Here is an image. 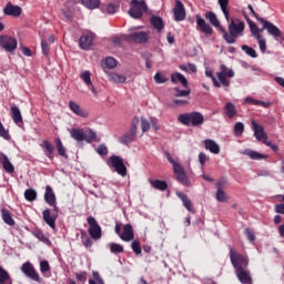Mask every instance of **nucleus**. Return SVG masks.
<instances>
[{"mask_svg": "<svg viewBox=\"0 0 284 284\" xmlns=\"http://www.w3.org/2000/svg\"><path fill=\"white\" fill-rule=\"evenodd\" d=\"M104 65L108 70H114L116 68V59L109 57L104 60Z\"/></svg>", "mask_w": 284, "mask_h": 284, "instance_id": "48", "label": "nucleus"}, {"mask_svg": "<svg viewBox=\"0 0 284 284\" xmlns=\"http://www.w3.org/2000/svg\"><path fill=\"white\" fill-rule=\"evenodd\" d=\"M245 32V22H243L239 18H232L229 21V33L227 31L224 32L223 39L226 43H236L239 37H243Z\"/></svg>", "mask_w": 284, "mask_h": 284, "instance_id": "1", "label": "nucleus"}, {"mask_svg": "<svg viewBox=\"0 0 284 284\" xmlns=\"http://www.w3.org/2000/svg\"><path fill=\"white\" fill-rule=\"evenodd\" d=\"M0 163L8 174L14 173V165H12V162H10V159L8 155H6V153H0Z\"/></svg>", "mask_w": 284, "mask_h": 284, "instance_id": "23", "label": "nucleus"}, {"mask_svg": "<svg viewBox=\"0 0 284 284\" xmlns=\"http://www.w3.org/2000/svg\"><path fill=\"white\" fill-rule=\"evenodd\" d=\"M55 145L58 148V154L60 156H68V154H65V146H63V142H61V139L55 140Z\"/></svg>", "mask_w": 284, "mask_h": 284, "instance_id": "49", "label": "nucleus"}, {"mask_svg": "<svg viewBox=\"0 0 284 284\" xmlns=\"http://www.w3.org/2000/svg\"><path fill=\"white\" fill-rule=\"evenodd\" d=\"M0 284H12V277L10 273L6 271L2 266H0Z\"/></svg>", "mask_w": 284, "mask_h": 284, "instance_id": "41", "label": "nucleus"}, {"mask_svg": "<svg viewBox=\"0 0 284 284\" xmlns=\"http://www.w3.org/2000/svg\"><path fill=\"white\" fill-rule=\"evenodd\" d=\"M81 239L84 247H92V239L88 236L87 232H82Z\"/></svg>", "mask_w": 284, "mask_h": 284, "instance_id": "51", "label": "nucleus"}, {"mask_svg": "<svg viewBox=\"0 0 284 284\" xmlns=\"http://www.w3.org/2000/svg\"><path fill=\"white\" fill-rule=\"evenodd\" d=\"M245 19L248 24L252 37H254V39H263V36H261V33L264 30H267V28H265V24H262V28H258L256 23H254V21H252L250 18L245 17Z\"/></svg>", "mask_w": 284, "mask_h": 284, "instance_id": "18", "label": "nucleus"}, {"mask_svg": "<svg viewBox=\"0 0 284 284\" xmlns=\"http://www.w3.org/2000/svg\"><path fill=\"white\" fill-rule=\"evenodd\" d=\"M256 41L258 42L261 52L265 53V50H267V42L263 38L256 39Z\"/></svg>", "mask_w": 284, "mask_h": 284, "instance_id": "59", "label": "nucleus"}, {"mask_svg": "<svg viewBox=\"0 0 284 284\" xmlns=\"http://www.w3.org/2000/svg\"><path fill=\"white\" fill-rule=\"evenodd\" d=\"M131 248L133 250L134 254H141V243L139 241L134 240L131 244Z\"/></svg>", "mask_w": 284, "mask_h": 284, "instance_id": "53", "label": "nucleus"}, {"mask_svg": "<svg viewBox=\"0 0 284 284\" xmlns=\"http://www.w3.org/2000/svg\"><path fill=\"white\" fill-rule=\"evenodd\" d=\"M155 83H165L168 81V78L163 75L161 72H156L154 75Z\"/></svg>", "mask_w": 284, "mask_h": 284, "instance_id": "57", "label": "nucleus"}, {"mask_svg": "<svg viewBox=\"0 0 284 284\" xmlns=\"http://www.w3.org/2000/svg\"><path fill=\"white\" fill-rule=\"evenodd\" d=\"M44 201L48 205H57V195L50 185L45 186Z\"/></svg>", "mask_w": 284, "mask_h": 284, "instance_id": "26", "label": "nucleus"}, {"mask_svg": "<svg viewBox=\"0 0 284 284\" xmlns=\"http://www.w3.org/2000/svg\"><path fill=\"white\" fill-rule=\"evenodd\" d=\"M85 143H94V141H100L99 138H97V132H94V130L89 129L87 131H84V140Z\"/></svg>", "mask_w": 284, "mask_h": 284, "instance_id": "42", "label": "nucleus"}, {"mask_svg": "<svg viewBox=\"0 0 284 284\" xmlns=\"http://www.w3.org/2000/svg\"><path fill=\"white\" fill-rule=\"evenodd\" d=\"M227 179L222 178L220 179L216 184V194H215V199L216 201H219V203H227V201H230V195H227V193H225V187H227Z\"/></svg>", "mask_w": 284, "mask_h": 284, "instance_id": "9", "label": "nucleus"}, {"mask_svg": "<svg viewBox=\"0 0 284 284\" xmlns=\"http://www.w3.org/2000/svg\"><path fill=\"white\" fill-rule=\"evenodd\" d=\"M136 125H139V118L133 119L130 131L120 139L123 145H130L136 139Z\"/></svg>", "mask_w": 284, "mask_h": 284, "instance_id": "10", "label": "nucleus"}, {"mask_svg": "<svg viewBox=\"0 0 284 284\" xmlns=\"http://www.w3.org/2000/svg\"><path fill=\"white\" fill-rule=\"evenodd\" d=\"M230 260L235 268V272L245 270V267L250 265V260H247V256L236 253L234 248H230Z\"/></svg>", "mask_w": 284, "mask_h": 284, "instance_id": "7", "label": "nucleus"}, {"mask_svg": "<svg viewBox=\"0 0 284 284\" xmlns=\"http://www.w3.org/2000/svg\"><path fill=\"white\" fill-rule=\"evenodd\" d=\"M235 274L242 284H252V275H250L248 271H245V268H242L240 271H235Z\"/></svg>", "mask_w": 284, "mask_h": 284, "instance_id": "27", "label": "nucleus"}, {"mask_svg": "<svg viewBox=\"0 0 284 284\" xmlns=\"http://www.w3.org/2000/svg\"><path fill=\"white\" fill-rule=\"evenodd\" d=\"M108 14H114L116 12V6L114 3L106 4Z\"/></svg>", "mask_w": 284, "mask_h": 284, "instance_id": "63", "label": "nucleus"}, {"mask_svg": "<svg viewBox=\"0 0 284 284\" xmlns=\"http://www.w3.org/2000/svg\"><path fill=\"white\" fill-rule=\"evenodd\" d=\"M21 12H23V9L20 6L12 4V2H8L3 8V14L7 17H21Z\"/></svg>", "mask_w": 284, "mask_h": 284, "instance_id": "17", "label": "nucleus"}, {"mask_svg": "<svg viewBox=\"0 0 284 284\" xmlns=\"http://www.w3.org/2000/svg\"><path fill=\"white\" fill-rule=\"evenodd\" d=\"M217 3L225 17V20L230 22V0H217Z\"/></svg>", "mask_w": 284, "mask_h": 284, "instance_id": "35", "label": "nucleus"}, {"mask_svg": "<svg viewBox=\"0 0 284 284\" xmlns=\"http://www.w3.org/2000/svg\"><path fill=\"white\" fill-rule=\"evenodd\" d=\"M84 133H85V131H83V129H71L70 130L71 138L74 139V141H78L79 143H81V141L84 140Z\"/></svg>", "mask_w": 284, "mask_h": 284, "instance_id": "38", "label": "nucleus"}, {"mask_svg": "<svg viewBox=\"0 0 284 284\" xmlns=\"http://www.w3.org/2000/svg\"><path fill=\"white\" fill-rule=\"evenodd\" d=\"M214 28H217V30H220V32H222L223 36L225 34V28L221 26V21H219L216 16H214Z\"/></svg>", "mask_w": 284, "mask_h": 284, "instance_id": "60", "label": "nucleus"}, {"mask_svg": "<svg viewBox=\"0 0 284 284\" xmlns=\"http://www.w3.org/2000/svg\"><path fill=\"white\" fill-rule=\"evenodd\" d=\"M97 152L100 156H108V146L105 144H100L97 148Z\"/></svg>", "mask_w": 284, "mask_h": 284, "instance_id": "54", "label": "nucleus"}, {"mask_svg": "<svg viewBox=\"0 0 284 284\" xmlns=\"http://www.w3.org/2000/svg\"><path fill=\"white\" fill-rule=\"evenodd\" d=\"M108 247L111 252V254H123V245L118 244V243H109Z\"/></svg>", "mask_w": 284, "mask_h": 284, "instance_id": "44", "label": "nucleus"}, {"mask_svg": "<svg viewBox=\"0 0 284 284\" xmlns=\"http://www.w3.org/2000/svg\"><path fill=\"white\" fill-rule=\"evenodd\" d=\"M141 128H142V132L150 131V121H148L146 118H141Z\"/></svg>", "mask_w": 284, "mask_h": 284, "instance_id": "56", "label": "nucleus"}, {"mask_svg": "<svg viewBox=\"0 0 284 284\" xmlns=\"http://www.w3.org/2000/svg\"><path fill=\"white\" fill-rule=\"evenodd\" d=\"M248 10H251V14L255 17L256 21L264 26L267 29V33L275 39V41H283V31L278 29V27L274 26L272 22L261 18L257 16L256 11H254V7L248 4Z\"/></svg>", "mask_w": 284, "mask_h": 284, "instance_id": "3", "label": "nucleus"}, {"mask_svg": "<svg viewBox=\"0 0 284 284\" xmlns=\"http://www.w3.org/2000/svg\"><path fill=\"white\" fill-rule=\"evenodd\" d=\"M87 222L89 224V234L91 239L99 241V239H101V226L99 225V223H97V220L92 216H89L87 219Z\"/></svg>", "mask_w": 284, "mask_h": 284, "instance_id": "13", "label": "nucleus"}, {"mask_svg": "<svg viewBox=\"0 0 284 284\" xmlns=\"http://www.w3.org/2000/svg\"><path fill=\"white\" fill-rule=\"evenodd\" d=\"M82 6L88 10H97L101 6V0H81Z\"/></svg>", "mask_w": 284, "mask_h": 284, "instance_id": "43", "label": "nucleus"}, {"mask_svg": "<svg viewBox=\"0 0 284 284\" xmlns=\"http://www.w3.org/2000/svg\"><path fill=\"white\" fill-rule=\"evenodd\" d=\"M243 132H245V125L242 122L235 123V125H234L235 136H241V134H243Z\"/></svg>", "mask_w": 284, "mask_h": 284, "instance_id": "50", "label": "nucleus"}, {"mask_svg": "<svg viewBox=\"0 0 284 284\" xmlns=\"http://www.w3.org/2000/svg\"><path fill=\"white\" fill-rule=\"evenodd\" d=\"M95 34L92 31L84 32L79 40V45L82 50H88L94 41Z\"/></svg>", "mask_w": 284, "mask_h": 284, "instance_id": "16", "label": "nucleus"}, {"mask_svg": "<svg viewBox=\"0 0 284 284\" xmlns=\"http://www.w3.org/2000/svg\"><path fill=\"white\" fill-rule=\"evenodd\" d=\"M40 272L42 274H45V272H50V263H48V261L40 262Z\"/></svg>", "mask_w": 284, "mask_h": 284, "instance_id": "58", "label": "nucleus"}, {"mask_svg": "<svg viewBox=\"0 0 284 284\" xmlns=\"http://www.w3.org/2000/svg\"><path fill=\"white\" fill-rule=\"evenodd\" d=\"M131 6L129 14L132 19H141V17H143V12H148V4L145 3V0H131Z\"/></svg>", "mask_w": 284, "mask_h": 284, "instance_id": "8", "label": "nucleus"}, {"mask_svg": "<svg viewBox=\"0 0 284 284\" xmlns=\"http://www.w3.org/2000/svg\"><path fill=\"white\" fill-rule=\"evenodd\" d=\"M17 39L10 36L0 37V47L6 50V52H14L17 50Z\"/></svg>", "mask_w": 284, "mask_h": 284, "instance_id": "12", "label": "nucleus"}, {"mask_svg": "<svg viewBox=\"0 0 284 284\" xmlns=\"http://www.w3.org/2000/svg\"><path fill=\"white\" fill-rule=\"evenodd\" d=\"M252 128L254 130V136L257 141H263L267 139V133H265V129H263V125L258 124L256 121H252Z\"/></svg>", "mask_w": 284, "mask_h": 284, "instance_id": "22", "label": "nucleus"}, {"mask_svg": "<svg viewBox=\"0 0 284 284\" xmlns=\"http://www.w3.org/2000/svg\"><path fill=\"white\" fill-rule=\"evenodd\" d=\"M221 72L216 73L217 80L214 79V88H224L225 92L229 91L230 88V79H234V70H227L225 64L220 67Z\"/></svg>", "mask_w": 284, "mask_h": 284, "instance_id": "5", "label": "nucleus"}, {"mask_svg": "<svg viewBox=\"0 0 284 284\" xmlns=\"http://www.w3.org/2000/svg\"><path fill=\"white\" fill-rule=\"evenodd\" d=\"M1 214H2V221L7 225H10V227H14L16 222H14V219H12V214L10 213V211L8 209H2Z\"/></svg>", "mask_w": 284, "mask_h": 284, "instance_id": "34", "label": "nucleus"}, {"mask_svg": "<svg viewBox=\"0 0 284 284\" xmlns=\"http://www.w3.org/2000/svg\"><path fill=\"white\" fill-rule=\"evenodd\" d=\"M224 112L229 119H234V116H236L239 114V110H236V105H234V103H232V102L225 103Z\"/></svg>", "mask_w": 284, "mask_h": 284, "instance_id": "29", "label": "nucleus"}, {"mask_svg": "<svg viewBox=\"0 0 284 284\" xmlns=\"http://www.w3.org/2000/svg\"><path fill=\"white\" fill-rule=\"evenodd\" d=\"M24 199L29 202L37 201V191L34 189H27L24 191Z\"/></svg>", "mask_w": 284, "mask_h": 284, "instance_id": "45", "label": "nucleus"}, {"mask_svg": "<svg viewBox=\"0 0 284 284\" xmlns=\"http://www.w3.org/2000/svg\"><path fill=\"white\" fill-rule=\"evenodd\" d=\"M176 196H179V199L182 201V203H183L184 207L187 210V212H194V206H193L190 197H187V194H185L183 192H178Z\"/></svg>", "mask_w": 284, "mask_h": 284, "instance_id": "28", "label": "nucleus"}, {"mask_svg": "<svg viewBox=\"0 0 284 284\" xmlns=\"http://www.w3.org/2000/svg\"><path fill=\"white\" fill-rule=\"evenodd\" d=\"M242 154H244L245 156H250V159H252L253 161H262V159H267V155L256 151H252L250 149L242 151Z\"/></svg>", "mask_w": 284, "mask_h": 284, "instance_id": "32", "label": "nucleus"}, {"mask_svg": "<svg viewBox=\"0 0 284 284\" xmlns=\"http://www.w3.org/2000/svg\"><path fill=\"white\" fill-rule=\"evenodd\" d=\"M21 272L24 274V276L31 278V281H36V283L41 282V277L39 276V273H37V270H34V265H32V263H23L21 266Z\"/></svg>", "mask_w": 284, "mask_h": 284, "instance_id": "11", "label": "nucleus"}, {"mask_svg": "<svg viewBox=\"0 0 284 284\" xmlns=\"http://www.w3.org/2000/svg\"><path fill=\"white\" fill-rule=\"evenodd\" d=\"M41 48H42V53L44 55H48L50 53V47L48 45V41L42 40L41 41Z\"/></svg>", "mask_w": 284, "mask_h": 284, "instance_id": "61", "label": "nucleus"}, {"mask_svg": "<svg viewBox=\"0 0 284 284\" xmlns=\"http://www.w3.org/2000/svg\"><path fill=\"white\" fill-rule=\"evenodd\" d=\"M0 136L2 139H6V141H10V133H8V130H6V126H3V123L0 121Z\"/></svg>", "mask_w": 284, "mask_h": 284, "instance_id": "52", "label": "nucleus"}, {"mask_svg": "<svg viewBox=\"0 0 284 284\" xmlns=\"http://www.w3.org/2000/svg\"><path fill=\"white\" fill-rule=\"evenodd\" d=\"M171 81L172 83H181L183 88H187V79H185L180 72L173 73L171 75Z\"/></svg>", "mask_w": 284, "mask_h": 284, "instance_id": "39", "label": "nucleus"}, {"mask_svg": "<svg viewBox=\"0 0 284 284\" xmlns=\"http://www.w3.org/2000/svg\"><path fill=\"white\" fill-rule=\"evenodd\" d=\"M69 109L73 114H77V116H81L82 119H88V116H90V113L74 101L69 102Z\"/></svg>", "mask_w": 284, "mask_h": 284, "instance_id": "21", "label": "nucleus"}, {"mask_svg": "<svg viewBox=\"0 0 284 284\" xmlns=\"http://www.w3.org/2000/svg\"><path fill=\"white\" fill-rule=\"evenodd\" d=\"M80 79L83 80V83H85V85H92V78L90 71H82L80 73Z\"/></svg>", "mask_w": 284, "mask_h": 284, "instance_id": "47", "label": "nucleus"}, {"mask_svg": "<svg viewBox=\"0 0 284 284\" xmlns=\"http://www.w3.org/2000/svg\"><path fill=\"white\" fill-rule=\"evenodd\" d=\"M244 103H247L248 105H260L261 108H270V105H272L271 102H263L251 97H247L244 100Z\"/></svg>", "mask_w": 284, "mask_h": 284, "instance_id": "37", "label": "nucleus"}, {"mask_svg": "<svg viewBox=\"0 0 284 284\" xmlns=\"http://www.w3.org/2000/svg\"><path fill=\"white\" fill-rule=\"evenodd\" d=\"M151 26L156 30V32H161L163 28H165V23L163 22V18L159 16H152L151 19Z\"/></svg>", "mask_w": 284, "mask_h": 284, "instance_id": "30", "label": "nucleus"}, {"mask_svg": "<svg viewBox=\"0 0 284 284\" xmlns=\"http://www.w3.org/2000/svg\"><path fill=\"white\" fill-rule=\"evenodd\" d=\"M120 239L126 243L134 241V230L132 229V225L125 224L123 226V233L120 235Z\"/></svg>", "mask_w": 284, "mask_h": 284, "instance_id": "24", "label": "nucleus"}, {"mask_svg": "<svg viewBox=\"0 0 284 284\" xmlns=\"http://www.w3.org/2000/svg\"><path fill=\"white\" fill-rule=\"evenodd\" d=\"M150 33L144 31H133L126 36V41H134L135 43H148Z\"/></svg>", "mask_w": 284, "mask_h": 284, "instance_id": "14", "label": "nucleus"}, {"mask_svg": "<svg viewBox=\"0 0 284 284\" xmlns=\"http://www.w3.org/2000/svg\"><path fill=\"white\" fill-rule=\"evenodd\" d=\"M40 148H42L45 156H48L50 161L54 160V145H52L48 140H44L40 144Z\"/></svg>", "mask_w": 284, "mask_h": 284, "instance_id": "25", "label": "nucleus"}, {"mask_svg": "<svg viewBox=\"0 0 284 284\" xmlns=\"http://www.w3.org/2000/svg\"><path fill=\"white\" fill-rule=\"evenodd\" d=\"M106 165L120 176L128 175V168L125 166V163H123V158L119 155H111L106 161Z\"/></svg>", "mask_w": 284, "mask_h": 284, "instance_id": "6", "label": "nucleus"}, {"mask_svg": "<svg viewBox=\"0 0 284 284\" xmlns=\"http://www.w3.org/2000/svg\"><path fill=\"white\" fill-rule=\"evenodd\" d=\"M179 123H182V125H186L190 128L192 125L193 128H201L203 125L205 118L201 112L193 111L189 113H182L178 116Z\"/></svg>", "mask_w": 284, "mask_h": 284, "instance_id": "4", "label": "nucleus"}, {"mask_svg": "<svg viewBox=\"0 0 284 284\" xmlns=\"http://www.w3.org/2000/svg\"><path fill=\"white\" fill-rule=\"evenodd\" d=\"M42 219H43L44 223H47V225H49V227H51V230L57 229V220L59 219V214L52 213L50 211V209H45L42 212Z\"/></svg>", "mask_w": 284, "mask_h": 284, "instance_id": "15", "label": "nucleus"}, {"mask_svg": "<svg viewBox=\"0 0 284 284\" xmlns=\"http://www.w3.org/2000/svg\"><path fill=\"white\" fill-rule=\"evenodd\" d=\"M175 97H189L190 95V90H179L175 89Z\"/></svg>", "mask_w": 284, "mask_h": 284, "instance_id": "64", "label": "nucleus"}, {"mask_svg": "<svg viewBox=\"0 0 284 284\" xmlns=\"http://www.w3.org/2000/svg\"><path fill=\"white\" fill-rule=\"evenodd\" d=\"M32 235L38 239V241H41V243H44V245H51L52 242L50 241V239L48 236H45V234L43 233V231H41L40 229H34L32 231Z\"/></svg>", "mask_w": 284, "mask_h": 284, "instance_id": "33", "label": "nucleus"}, {"mask_svg": "<svg viewBox=\"0 0 284 284\" xmlns=\"http://www.w3.org/2000/svg\"><path fill=\"white\" fill-rule=\"evenodd\" d=\"M196 30L199 32H203L204 34H212L213 29L210 23L205 22V19H203L201 16H196Z\"/></svg>", "mask_w": 284, "mask_h": 284, "instance_id": "19", "label": "nucleus"}, {"mask_svg": "<svg viewBox=\"0 0 284 284\" xmlns=\"http://www.w3.org/2000/svg\"><path fill=\"white\" fill-rule=\"evenodd\" d=\"M149 183L151 186L154 187V190H160V192H165L168 190V182L163 180H149Z\"/></svg>", "mask_w": 284, "mask_h": 284, "instance_id": "36", "label": "nucleus"}, {"mask_svg": "<svg viewBox=\"0 0 284 284\" xmlns=\"http://www.w3.org/2000/svg\"><path fill=\"white\" fill-rule=\"evenodd\" d=\"M174 20L184 21L185 20V7L181 0L175 1V7L173 9Z\"/></svg>", "mask_w": 284, "mask_h": 284, "instance_id": "20", "label": "nucleus"}, {"mask_svg": "<svg viewBox=\"0 0 284 284\" xmlns=\"http://www.w3.org/2000/svg\"><path fill=\"white\" fill-rule=\"evenodd\" d=\"M11 116L17 125H21L23 123V116L21 115V110L19 109V106H11Z\"/></svg>", "mask_w": 284, "mask_h": 284, "instance_id": "31", "label": "nucleus"}, {"mask_svg": "<svg viewBox=\"0 0 284 284\" xmlns=\"http://www.w3.org/2000/svg\"><path fill=\"white\" fill-rule=\"evenodd\" d=\"M109 80L112 83H125V81H128V78L124 74H119L116 72H111L109 74Z\"/></svg>", "mask_w": 284, "mask_h": 284, "instance_id": "40", "label": "nucleus"}, {"mask_svg": "<svg viewBox=\"0 0 284 284\" xmlns=\"http://www.w3.org/2000/svg\"><path fill=\"white\" fill-rule=\"evenodd\" d=\"M165 156L169 163L173 165L175 180L179 183H181V185H184V187H190V185H192V182L190 181V178H187V173H185V169H183L179 162L174 161V158H172V154H170V152H165Z\"/></svg>", "mask_w": 284, "mask_h": 284, "instance_id": "2", "label": "nucleus"}, {"mask_svg": "<svg viewBox=\"0 0 284 284\" xmlns=\"http://www.w3.org/2000/svg\"><path fill=\"white\" fill-rule=\"evenodd\" d=\"M205 149L210 150L212 154H214V141L213 140H205L204 141Z\"/></svg>", "mask_w": 284, "mask_h": 284, "instance_id": "62", "label": "nucleus"}, {"mask_svg": "<svg viewBox=\"0 0 284 284\" xmlns=\"http://www.w3.org/2000/svg\"><path fill=\"white\" fill-rule=\"evenodd\" d=\"M207 161H210V158L205 155V153L202 152L199 154V163L201 168H205V163H207Z\"/></svg>", "mask_w": 284, "mask_h": 284, "instance_id": "55", "label": "nucleus"}, {"mask_svg": "<svg viewBox=\"0 0 284 284\" xmlns=\"http://www.w3.org/2000/svg\"><path fill=\"white\" fill-rule=\"evenodd\" d=\"M242 50L245 52V54H247V57H251L252 59H256V57H258V54H256V50L252 49L250 45L243 44Z\"/></svg>", "mask_w": 284, "mask_h": 284, "instance_id": "46", "label": "nucleus"}]
</instances>
